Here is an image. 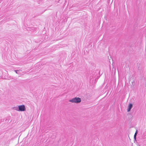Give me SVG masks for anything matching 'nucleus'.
Listing matches in <instances>:
<instances>
[{
	"label": "nucleus",
	"instance_id": "1",
	"mask_svg": "<svg viewBox=\"0 0 146 146\" xmlns=\"http://www.w3.org/2000/svg\"><path fill=\"white\" fill-rule=\"evenodd\" d=\"M81 101V99L79 97H75L69 100V102L72 103L78 104Z\"/></svg>",
	"mask_w": 146,
	"mask_h": 146
},
{
	"label": "nucleus",
	"instance_id": "2",
	"mask_svg": "<svg viewBox=\"0 0 146 146\" xmlns=\"http://www.w3.org/2000/svg\"><path fill=\"white\" fill-rule=\"evenodd\" d=\"M19 111H24L26 110L25 106L24 105H18Z\"/></svg>",
	"mask_w": 146,
	"mask_h": 146
},
{
	"label": "nucleus",
	"instance_id": "3",
	"mask_svg": "<svg viewBox=\"0 0 146 146\" xmlns=\"http://www.w3.org/2000/svg\"><path fill=\"white\" fill-rule=\"evenodd\" d=\"M132 107L133 104H129L127 107V111L128 112H129Z\"/></svg>",
	"mask_w": 146,
	"mask_h": 146
},
{
	"label": "nucleus",
	"instance_id": "4",
	"mask_svg": "<svg viewBox=\"0 0 146 146\" xmlns=\"http://www.w3.org/2000/svg\"><path fill=\"white\" fill-rule=\"evenodd\" d=\"M14 109L17 111H19L18 106H17L16 107H14Z\"/></svg>",
	"mask_w": 146,
	"mask_h": 146
},
{
	"label": "nucleus",
	"instance_id": "5",
	"mask_svg": "<svg viewBox=\"0 0 146 146\" xmlns=\"http://www.w3.org/2000/svg\"><path fill=\"white\" fill-rule=\"evenodd\" d=\"M137 131H136V132L135 133V134L134 135V138L135 139V138H136V135L137 134Z\"/></svg>",
	"mask_w": 146,
	"mask_h": 146
},
{
	"label": "nucleus",
	"instance_id": "6",
	"mask_svg": "<svg viewBox=\"0 0 146 146\" xmlns=\"http://www.w3.org/2000/svg\"><path fill=\"white\" fill-rule=\"evenodd\" d=\"M15 71L16 74H19V70H15Z\"/></svg>",
	"mask_w": 146,
	"mask_h": 146
},
{
	"label": "nucleus",
	"instance_id": "7",
	"mask_svg": "<svg viewBox=\"0 0 146 146\" xmlns=\"http://www.w3.org/2000/svg\"><path fill=\"white\" fill-rule=\"evenodd\" d=\"M138 146H141L140 145H139Z\"/></svg>",
	"mask_w": 146,
	"mask_h": 146
}]
</instances>
